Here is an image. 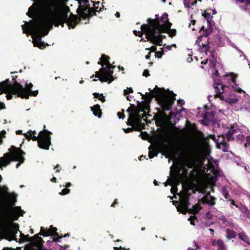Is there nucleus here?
Instances as JSON below:
<instances>
[{
	"label": "nucleus",
	"mask_w": 250,
	"mask_h": 250,
	"mask_svg": "<svg viewBox=\"0 0 250 250\" xmlns=\"http://www.w3.org/2000/svg\"><path fill=\"white\" fill-rule=\"evenodd\" d=\"M244 128H238L237 125H233L230 127L224 128L218 124L214 125V134L209 135L207 138L202 139L199 146V149L196 154H187L185 156L180 162L175 166L174 170L173 166L170 167V171L172 174L170 178L165 183V186L168 185L172 186L170 191L174 194L177 191L176 186L179 184L180 179V171L183 170L182 173L184 174L187 173V168H193V170L196 174H199L202 168H205L203 166H206L211 172L215 170V167L210 159V146L208 139H212L216 145L217 147L223 151H227L229 149V145L225 142V137L228 140L231 139H236L243 141L244 135L242 134Z\"/></svg>",
	"instance_id": "obj_1"
},
{
	"label": "nucleus",
	"mask_w": 250,
	"mask_h": 250,
	"mask_svg": "<svg viewBox=\"0 0 250 250\" xmlns=\"http://www.w3.org/2000/svg\"><path fill=\"white\" fill-rule=\"evenodd\" d=\"M68 11V7L62 0H53L48 3L35 1L29 8L27 15L36 18L29 22L24 21L21 26L23 32L32 36L34 46L42 49L44 43L42 42L41 36L47 35L53 24L58 26L66 21L69 29L75 28L78 19L76 16L67 19Z\"/></svg>",
	"instance_id": "obj_2"
},
{
	"label": "nucleus",
	"mask_w": 250,
	"mask_h": 250,
	"mask_svg": "<svg viewBox=\"0 0 250 250\" xmlns=\"http://www.w3.org/2000/svg\"><path fill=\"white\" fill-rule=\"evenodd\" d=\"M1 179L0 176V181ZM17 195L9 192L7 187H0V239L17 241L19 226L13 221L23 215L24 211L20 207H13Z\"/></svg>",
	"instance_id": "obj_3"
},
{
	"label": "nucleus",
	"mask_w": 250,
	"mask_h": 250,
	"mask_svg": "<svg viewBox=\"0 0 250 250\" xmlns=\"http://www.w3.org/2000/svg\"><path fill=\"white\" fill-rule=\"evenodd\" d=\"M148 21L147 24L142 25L141 32L134 30V34L138 36L140 34L142 35V32H143L147 41L159 45H161L162 39L166 37L163 34L167 33L171 38L176 35V30L170 28L172 24L168 21L167 14H164L160 18L156 17L153 20L149 19Z\"/></svg>",
	"instance_id": "obj_4"
},
{
	"label": "nucleus",
	"mask_w": 250,
	"mask_h": 250,
	"mask_svg": "<svg viewBox=\"0 0 250 250\" xmlns=\"http://www.w3.org/2000/svg\"><path fill=\"white\" fill-rule=\"evenodd\" d=\"M25 87L17 82L11 81L6 79L5 81L0 83V94L3 92L7 93L6 98L10 100L12 98V94H16L18 97L21 98L28 99L30 95L36 96L38 94V90L32 91L33 84L31 83L26 82Z\"/></svg>",
	"instance_id": "obj_5"
},
{
	"label": "nucleus",
	"mask_w": 250,
	"mask_h": 250,
	"mask_svg": "<svg viewBox=\"0 0 250 250\" xmlns=\"http://www.w3.org/2000/svg\"><path fill=\"white\" fill-rule=\"evenodd\" d=\"M149 92H146L145 95L141 94L145 102H143L140 105L142 111L148 110L149 108V103L151 100L155 97L160 101L163 108L167 110L170 109L173 101L175 100V95L172 92L167 91L164 89L156 88L154 90L149 88Z\"/></svg>",
	"instance_id": "obj_6"
},
{
	"label": "nucleus",
	"mask_w": 250,
	"mask_h": 250,
	"mask_svg": "<svg viewBox=\"0 0 250 250\" xmlns=\"http://www.w3.org/2000/svg\"><path fill=\"white\" fill-rule=\"evenodd\" d=\"M109 57L103 55L101 61L98 63L103 66V67L96 72L95 77L99 78L102 82L111 83L114 80L113 76V69L115 68L109 62Z\"/></svg>",
	"instance_id": "obj_7"
},
{
	"label": "nucleus",
	"mask_w": 250,
	"mask_h": 250,
	"mask_svg": "<svg viewBox=\"0 0 250 250\" xmlns=\"http://www.w3.org/2000/svg\"><path fill=\"white\" fill-rule=\"evenodd\" d=\"M35 133V131L29 130L23 135L28 140L32 139L34 141H38V146L40 148L48 149L51 145L50 135L51 132L44 129L43 130L40 132L38 136H35L34 134Z\"/></svg>",
	"instance_id": "obj_8"
},
{
	"label": "nucleus",
	"mask_w": 250,
	"mask_h": 250,
	"mask_svg": "<svg viewBox=\"0 0 250 250\" xmlns=\"http://www.w3.org/2000/svg\"><path fill=\"white\" fill-rule=\"evenodd\" d=\"M9 153L4 155L3 158H0V167H5L13 161H19L16 167L18 168L21 164L24 161L23 155L24 153L20 148L12 147Z\"/></svg>",
	"instance_id": "obj_9"
},
{
	"label": "nucleus",
	"mask_w": 250,
	"mask_h": 250,
	"mask_svg": "<svg viewBox=\"0 0 250 250\" xmlns=\"http://www.w3.org/2000/svg\"><path fill=\"white\" fill-rule=\"evenodd\" d=\"M179 205L177 207V210L185 214L187 211L191 213H197L202 208L200 206L201 203H198V204L193 206L192 208H189L188 204V194L187 191H183L179 195Z\"/></svg>",
	"instance_id": "obj_10"
},
{
	"label": "nucleus",
	"mask_w": 250,
	"mask_h": 250,
	"mask_svg": "<svg viewBox=\"0 0 250 250\" xmlns=\"http://www.w3.org/2000/svg\"><path fill=\"white\" fill-rule=\"evenodd\" d=\"M172 145V139L169 136L162 134L158 137L157 144L158 148L163 150L168 155H171L170 148Z\"/></svg>",
	"instance_id": "obj_11"
},
{
	"label": "nucleus",
	"mask_w": 250,
	"mask_h": 250,
	"mask_svg": "<svg viewBox=\"0 0 250 250\" xmlns=\"http://www.w3.org/2000/svg\"><path fill=\"white\" fill-rule=\"evenodd\" d=\"M21 233V240L23 241H30L31 244L34 245L37 249L40 250L42 247L43 241L41 237L39 236H35L33 238L29 237L28 235H24Z\"/></svg>",
	"instance_id": "obj_12"
},
{
	"label": "nucleus",
	"mask_w": 250,
	"mask_h": 250,
	"mask_svg": "<svg viewBox=\"0 0 250 250\" xmlns=\"http://www.w3.org/2000/svg\"><path fill=\"white\" fill-rule=\"evenodd\" d=\"M209 62V65L210 69L211 71L212 74H213L215 76L217 77L218 75V70L216 69L217 65H219L217 63V61L214 58L213 54L211 53H209L208 58H207L205 60L201 62L202 64H206Z\"/></svg>",
	"instance_id": "obj_13"
},
{
	"label": "nucleus",
	"mask_w": 250,
	"mask_h": 250,
	"mask_svg": "<svg viewBox=\"0 0 250 250\" xmlns=\"http://www.w3.org/2000/svg\"><path fill=\"white\" fill-rule=\"evenodd\" d=\"M56 231L57 228L53 227L52 226H50L49 229H44L43 227H41L40 234L43 236L53 235L54 236L53 238V241L60 242V239H61L62 237L59 236Z\"/></svg>",
	"instance_id": "obj_14"
},
{
	"label": "nucleus",
	"mask_w": 250,
	"mask_h": 250,
	"mask_svg": "<svg viewBox=\"0 0 250 250\" xmlns=\"http://www.w3.org/2000/svg\"><path fill=\"white\" fill-rule=\"evenodd\" d=\"M140 121L141 118L138 111L133 110L129 113V117L127 122L128 125H137L140 124Z\"/></svg>",
	"instance_id": "obj_15"
},
{
	"label": "nucleus",
	"mask_w": 250,
	"mask_h": 250,
	"mask_svg": "<svg viewBox=\"0 0 250 250\" xmlns=\"http://www.w3.org/2000/svg\"><path fill=\"white\" fill-rule=\"evenodd\" d=\"M219 98L221 100L224 101L229 104H235L238 101V97L232 95L228 94L227 92L223 95H220Z\"/></svg>",
	"instance_id": "obj_16"
},
{
	"label": "nucleus",
	"mask_w": 250,
	"mask_h": 250,
	"mask_svg": "<svg viewBox=\"0 0 250 250\" xmlns=\"http://www.w3.org/2000/svg\"><path fill=\"white\" fill-rule=\"evenodd\" d=\"M213 87L215 90L216 95L218 97L220 95H223L226 92L227 87L217 80H214Z\"/></svg>",
	"instance_id": "obj_17"
},
{
	"label": "nucleus",
	"mask_w": 250,
	"mask_h": 250,
	"mask_svg": "<svg viewBox=\"0 0 250 250\" xmlns=\"http://www.w3.org/2000/svg\"><path fill=\"white\" fill-rule=\"evenodd\" d=\"M203 184L204 186L212 187L215 182V178L209 174H206L203 177Z\"/></svg>",
	"instance_id": "obj_18"
},
{
	"label": "nucleus",
	"mask_w": 250,
	"mask_h": 250,
	"mask_svg": "<svg viewBox=\"0 0 250 250\" xmlns=\"http://www.w3.org/2000/svg\"><path fill=\"white\" fill-rule=\"evenodd\" d=\"M200 38H198L196 41V43L198 44V45L200 46L199 50L201 53V58L203 59V58L206 55L207 56L208 54V46L207 44L205 43H202V46H200Z\"/></svg>",
	"instance_id": "obj_19"
},
{
	"label": "nucleus",
	"mask_w": 250,
	"mask_h": 250,
	"mask_svg": "<svg viewBox=\"0 0 250 250\" xmlns=\"http://www.w3.org/2000/svg\"><path fill=\"white\" fill-rule=\"evenodd\" d=\"M216 12L215 10L209 8L205 11V12L202 14V15L206 19L208 23H209L211 21L213 15L215 14Z\"/></svg>",
	"instance_id": "obj_20"
},
{
	"label": "nucleus",
	"mask_w": 250,
	"mask_h": 250,
	"mask_svg": "<svg viewBox=\"0 0 250 250\" xmlns=\"http://www.w3.org/2000/svg\"><path fill=\"white\" fill-rule=\"evenodd\" d=\"M212 245L217 246L218 250H226V247L224 243L221 240H213Z\"/></svg>",
	"instance_id": "obj_21"
},
{
	"label": "nucleus",
	"mask_w": 250,
	"mask_h": 250,
	"mask_svg": "<svg viewBox=\"0 0 250 250\" xmlns=\"http://www.w3.org/2000/svg\"><path fill=\"white\" fill-rule=\"evenodd\" d=\"M203 203L213 206L215 204V198L209 195H207L203 198Z\"/></svg>",
	"instance_id": "obj_22"
},
{
	"label": "nucleus",
	"mask_w": 250,
	"mask_h": 250,
	"mask_svg": "<svg viewBox=\"0 0 250 250\" xmlns=\"http://www.w3.org/2000/svg\"><path fill=\"white\" fill-rule=\"evenodd\" d=\"M91 109L95 116H98L99 117L101 116L102 113L99 105H95L93 107H91Z\"/></svg>",
	"instance_id": "obj_23"
},
{
	"label": "nucleus",
	"mask_w": 250,
	"mask_h": 250,
	"mask_svg": "<svg viewBox=\"0 0 250 250\" xmlns=\"http://www.w3.org/2000/svg\"><path fill=\"white\" fill-rule=\"evenodd\" d=\"M133 90L131 88H127V89H125L124 91V94L126 96V99L129 101H131L133 99V97L132 96L127 95L129 93H132Z\"/></svg>",
	"instance_id": "obj_24"
},
{
	"label": "nucleus",
	"mask_w": 250,
	"mask_h": 250,
	"mask_svg": "<svg viewBox=\"0 0 250 250\" xmlns=\"http://www.w3.org/2000/svg\"><path fill=\"white\" fill-rule=\"evenodd\" d=\"M236 235V233L230 229H227V237L229 239L234 238Z\"/></svg>",
	"instance_id": "obj_25"
},
{
	"label": "nucleus",
	"mask_w": 250,
	"mask_h": 250,
	"mask_svg": "<svg viewBox=\"0 0 250 250\" xmlns=\"http://www.w3.org/2000/svg\"><path fill=\"white\" fill-rule=\"evenodd\" d=\"M224 77L228 78V80L231 81L233 83H235V76L232 73H226L224 76Z\"/></svg>",
	"instance_id": "obj_26"
},
{
	"label": "nucleus",
	"mask_w": 250,
	"mask_h": 250,
	"mask_svg": "<svg viewBox=\"0 0 250 250\" xmlns=\"http://www.w3.org/2000/svg\"><path fill=\"white\" fill-rule=\"evenodd\" d=\"M238 236H239V238L241 239L242 240H243L244 242H245L248 244L250 243L247 235L244 233H243V232L239 233L238 234Z\"/></svg>",
	"instance_id": "obj_27"
},
{
	"label": "nucleus",
	"mask_w": 250,
	"mask_h": 250,
	"mask_svg": "<svg viewBox=\"0 0 250 250\" xmlns=\"http://www.w3.org/2000/svg\"><path fill=\"white\" fill-rule=\"evenodd\" d=\"M184 0V3L185 6L188 8H189L191 6H192V5L195 4L196 3V0H194V1H193L192 2L188 1V0Z\"/></svg>",
	"instance_id": "obj_28"
},
{
	"label": "nucleus",
	"mask_w": 250,
	"mask_h": 250,
	"mask_svg": "<svg viewBox=\"0 0 250 250\" xmlns=\"http://www.w3.org/2000/svg\"><path fill=\"white\" fill-rule=\"evenodd\" d=\"M146 50L149 51L148 54L146 56V59H149L150 58L149 54H150V52H155L156 50V47L155 46H152L150 48H146Z\"/></svg>",
	"instance_id": "obj_29"
},
{
	"label": "nucleus",
	"mask_w": 250,
	"mask_h": 250,
	"mask_svg": "<svg viewBox=\"0 0 250 250\" xmlns=\"http://www.w3.org/2000/svg\"><path fill=\"white\" fill-rule=\"evenodd\" d=\"M93 95L95 98L99 99L102 102H104L105 101L104 97L102 94H100L99 93H95Z\"/></svg>",
	"instance_id": "obj_30"
},
{
	"label": "nucleus",
	"mask_w": 250,
	"mask_h": 250,
	"mask_svg": "<svg viewBox=\"0 0 250 250\" xmlns=\"http://www.w3.org/2000/svg\"><path fill=\"white\" fill-rule=\"evenodd\" d=\"M233 83V84L232 85V87L235 91H237L239 93H241L242 92L245 93V92L241 88H240L237 84L235 83V82Z\"/></svg>",
	"instance_id": "obj_31"
},
{
	"label": "nucleus",
	"mask_w": 250,
	"mask_h": 250,
	"mask_svg": "<svg viewBox=\"0 0 250 250\" xmlns=\"http://www.w3.org/2000/svg\"><path fill=\"white\" fill-rule=\"evenodd\" d=\"M158 154L157 150L150 151L148 154V157L150 159L153 158L154 156H157Z\"/></svg>",
	"instance_id": "obj_32"
},
{
	"label": "nucleus",
	"mask_w": 250,
	"mask_h": 250,
	"mask_svg": "<svg viewBox=\"0 0 250 250\" xmlns=\"http://www.w3.org/2000/svg\"><path fill=\"white\" fill-rule=\"evenodd\" d=\"M188 220L190 221V223L191 225H194L195 222L197 221V219L194 216H191L188 219Z\"/></svg>",
	"instance_id": "obj_33"
},
{
	"label": "nucleus",
	"mask_w": 250,
	"mask_h": 250,
	"mask_svg": "<svg viewBox=\"0 0 250 250\" xmlns=\"http://www.w3.org/2000/svg\"><path fill=\"white\" fill-rule=\"evenodd\" d=\"M79 10H82V12L81 14L82 16H83L84 15H87L89 14V10H87L86 8H85L84 9H82V8L79 9Z\"/></svg>",
	"instance_id": "obj_34"
},
{
	"label": "nucleus",
	"mask_w": 250,
	"mask_h": 250,
	"mask_svg": "<svg viewBox=\"0 0 250 250\" xmlns=\"http://www.w3.org/2000/svg\"><path fill=\"white\" fill-rule=\"evenodd\" d=\"M70 191V190L67 188H64L63 189L61 192H60V194L61 195H66L68 193H69Z\"/></svg>",
	"instance_id": "obj_35"
},
{
	"label": "nucleus",
	"mask_w": 250,
	"mask_h": 250,
	"mask_svg": "<svg viewBox=\"0 0 250 250\" xmlns=\"http://www.w3.org/2000/svg\"><path fill=\"white\" fill-rule=\"evenodd\" d=\"M222 192H223V194L224 195L225 198L226 199H228V196H229V194H228V191H227L226 189L225 188H223Z\"/></svg>",
	"instance_id": "obj_36"
},
{
	"label": "nucleus",
	"mask_w": 250,
	"mask_h": 250,
	"mask_svg": "<svg viewBox=\"0 0 250 250\" xmlns=\"http://www.w3.org/2000/svg\"><path fill=\"white\" fill-rule=\"evenodd\" d=\"M163 55V53L162 52L157 51L155 52V55L156 57H157L159 58H160L162 57V56Z\"/></svg>",
	"instance_id": "obj_37"
},
{
	"label": "nucleus",
	"mask_w": 250,
	"mask_h": 250,
	"mask_svg": "<svg viewBox=\"0 0 250 250\" xmlns=\"http://www.w3.org/2000/svg\"><path fill=\"white\" fill-rule=\"evenodd\" d=\"M117 116L119 118V119H123L125 118L124 114L123 113H122V112H118L117 113Z\"/></svg>",
	"instance_id": "obj_38"
},
{
	"label": "nucleus",
	"mask_w": 250,
	"mask_h": 250,
	"mask_svg": "<svg viewBox=\"0 0 250 250\" xmlns=\"http://www.w3.org/2000/svg\"><path fill=\"white\" fill-rule=\"evenodd\" d=\"M149 75V71L147 70H145L143 73V76L147 77Z\"/></svg>",
	"instance_id": "obj_39"
},
{
	"label": "nucleus",
	"mask_w": 250,
	"mask_h": 250,
	"mask_svg": "<svg viewBox=\"0 0 250 250\" xmlns=\"http://www.w3.org/2000/svg\"><path fill=\"white\" fill-rule=\"evenodd\" d=\"M133 130L132 128H131V127H128L126 129H124V131L125 133H128V132H130L131 131H132Z\"/></svg>",
	"instance_id": "obj_40"
},
{
	"label": "nucleus",
	"mask_w": 250,
	"mask_h": 250,
	"mask_svg": "<svg viewBox=\"0 0 250 250\" xmlns=\"http://www.w3.org/2000/svg\"><path fill=\"white\" fill-rule=\"evenodd\" d=\"M247 143L245 144V146L247 145H250V136H248L246 139Z\"/></svg>",
	"instance_id": "obj_41"
},
{
	"label": "nucleus",
	"mask_w": 250,
	"mask_h": 250,
	"mask_svg": "<svg viewBox=\"0 0 250 250\" xmlns=\"http://www.w3.org/2000/svg\"><path fill=\"white\" fill-rule=\"evenodd\" d=\"M140 135L142 136V138H143L144 139H146L148 136V134L147 133H141Z\"/></svg>",
	"instance_id": "obj_42"
},
{
	"label": "nucleus",
	"mask_w": 250,
	"mask_h": 250,
	"mask_svg": "<svg viewBox=\"0 0 250 250\" xmlns=\"http://www.w3.org/2000/svg\"><path fill=\"white\" fill-rule=\"evenodd\" d=\"M212 215H211L209 212H208V213H207L206 217L208 219H210L212 218Z\"/></svg>",
	"instance_id": "obj_43"
},
{
	"label": "nucleus",
	"mask_w": 250,
	"mask_h": 250,
	"mask_svg": "<svg viewBox=\"0 0 250 250\" xmlns=\"http://www.w3.org/2000/svg\"><path fill=\"white\" fill-rule=\"evenodd\" d=\"M194 245H195V246H194V248H192V249H191V248H188V250H196L197 249V244H196L195 242H194Z\"/></svg>",
	"instance_id": "obj_44"
},
{
	"label": "nucleus",
	"mask_w": 250,
	"mask_h": 250,
	"mask_svg": "<svg viewBox=\"0 0 250 250\" xmlns=\"http://www.w3.org/2000/svg\"><path fill=\"white\" fill-rule=\"evenodd\" d=\"M172 47H174L175 48L176 47V45L175 44H173L172 45H171V46H167L166 47V48L167 49H168V50H170V49H171Z\"/></svg>",
	"instance_id": "obj_45"
},
{
	"label": "nucleus",
	"mask_w": 250,
	"mask_h": 250,
	"mask_svg": "<svg viewBox=\"0 0 250 250\" xmlns=\"http://www.w3.org/2000/svg\"><path fill=\"white\" fill-rule=\"evenodd\" d=\"M68 247H69V246H67H67H65L64 248H63V247H62V246H60V248H61L59 249V250H66V249L67 248H68Z\"/></svg>",
	"instance_id": "obj_46"
},
{
	"label": "nucleus",
	"mask_w": 250,
	"mask_h": 250,
	"mask_svg": "<svg viewBox=\"0 0 250 250\" xmlns=\"http://www.w3.org/2000/svg\"><path fill=\"white\" fill-rule=\"evenodd\" d=\"M177 102L178 104L180 105H183L184 104V102L183 100H178Z\"/></svg>",
	"instance_id": "obj_47"
},
{
	"label": "nucleus",
	"mask_w": 250,
	"mask_h": 250,
	"mask_svg": "<svg viewBox=\"0 0 250 250\" xmlns=\"http://www.w3.org/2000/svg\"><path fill=\"white\" fill-rule=\"evenodd\" d=\"M4 108V104L1 103L0 102V109Z\"/></svg>",
	"instance_id": "obj_48"
},
{
	"label": "nucleus",
	"mask_w": 250,
	"mask_h": 250,
	"mask_svg": "<svg viewBox=\"0 0 250 250\" xmlns=\"http://www.w3.org/2000/svg\"><path fill=\"white\" fill-rule=\"evenodd\" d=\"M196 23V21L194 20H191L190 21V23L191 24V25H194Z\"/></svg>",
	"instance_id": "obj_49"
},
{
	"label": "nucleus",
	"mask_w": 250,
	"mask_h": 250,
	"mask_svg": "<svg viewBox=\"0 0 250 250\" xmlns=\"http://www.w3.org/2000/svg\"><path fill=\"white\" fill-rule=\"evenodd\" d=\"M194 25H191V23H189V27L190 29H191L192 30H195V28L194 27Z\"/></svg>",
	"instance_id": "obj_50"
},
{
	"label": "nucleus",
	"mask_w": 250,
	"mask_h": 250,
	"mask_svg": "<svg viewBox=\"0 0 250 250\" xmlns=\"http://www.w3.org/2000/svg\"><path fill=\"white\" fill-rule=\"evenodd\" d=\"M71 183H69V182H68V183H66V184L65 185V187L66 188H69V187H70L71 186Z\"/></svg>",
	"instance_id": "obj_51"
},
{
	"label": "nucleus",
	"mask_w": 250,
	"mask_h": 250,
	"mask_svg": "<svg viewBox=\"0 0 250 250\" xmlns=\"http://www.w3.org/2000/svg\"><path fill=\"white\" fill-rule=\"evenodd\" d=\"M51 181L53 182H56V178L55 177H53L51 179Z\"/></svg>",
	"instance_id": "obj_52"
},
{
	"label": "nucleus",
	"mask_w": 250,
	"mask_h": 250,
	"mask_svg": "<svg viewBox=\"0 0 250 250\" xmlns=\"http://www.w3.org/2000/svg\"><path fill=\"white\" fill-rule=\"evenodd\" d=\"M117 199L115 200V201H114V203H113L112 204V205H111V206H112V207H114L115 205L116 204H117Z\"/></svg>",
	"instance_id": "obj_53"
},
{
	"label": "nucleus",
	"mask_w": 250,
	"mask_h": 250,
	"mask_svg": "<svg viewBox=\"0 0 250 250\" xmlns=\"http://www.w3.org/2000/svg\"><path fill=\"white\" fill-rule=\"evenodd\" d=\"M240 8H241L242 9L244 10V11H246V10H247V8H246V7H244V6H240Z\"/></svg>",
	"instance_id": "obj_54"
},
{
	"label": "nucleus",
	"mask_w": 250,
	"mask_h": 250,
	"mask_svg": "<svg viewBox=\"0 0 250 250\" xmlns=\"http://www.w3.org/2000/svg\"><path fill=\"white\" fill-rule=\"evenodd\" d=\"M21 132H22L21 130H18V131H16V133L17 134H20L21 133Z\"/></svg>",
	"instance_id": "obj_55"
},
{
	"label": "nucleus",
	"mask_w": 250,
	"mask_h": 250,
	"mask_svg": "<svg viewBox=\"0 0 250 250\" xmlns=\"http://www.w3.org/2000/svg\"><path fill=\"white\" fill-rule=\"evenodd\" d=\"M115 16L117 18H119L120 17V13L119 12H117L115 14Z\"/></svg>",
	"instance_id": "obj_56"
},
{
	"label": "nucleus",
	"mask_w": 250,
	"mask_h": 250,
	"mask_svg": "<svg viewBox=\"0 0 250 250\" xmlns=\"http://www.w3.org/2000/svg\"><path fill=\"white\" fill-rule=\"evenodd\" d=\"M237 1H239L241 3H244L245 0H236Z\"/></svg>",
	"instance_id": "obj_57"
},
{
	"label": "nucleus",
	"mask_w": 250,
	"mask_h": 250,
	"mask_svg": "<svg viewBox=\"0 0 250 250\" xmlns=\"http://www.w3.org/2000/svg\"><path fill=\"white\" fill-rule=\"evenodd\" d=\"M222 39H223L222 41H228L229 40V39L225 37H224V38H223Z\"/></svg>",
	"instance_id": "obj_58"
},
{
	"label": "nucleus",
	"mask_w": 250,
	"mask_h": 250,
	"mask_svg": "<svg viewBox=\"0 0 250 250\" xmlns=\"http://www.w3.org/2000/svg\"><path fill=\"white\" fill-rule=\"evenodd\" d=\"M247 5H250V0H246Z\"/></svg>",
	"instance_id": "obj_59"
},
{
	"label": "nucleus",
	"mask_w": 250,
	"mask_h": 250,
	"mask_svg": "<svg viewBox=\"0 0 250 250\" xmlns=\"http://www.w3.org/2000/svg\"><path fill=\"white\" fill-rule=\"evenodd\" d=\"M247 217L248 218H250V213L248 211L247 214Z\"/></svg>",
	"instance_id": "obj_60"
},
{
	"label": "nucleus",
	"mask_w": 250,
	"mask_h": 250,
	"mask_svg": "<svg viewBox=\"0 0 250 250\" xmlns=\"http://www.w3.org/2000/svg\"><path fill=\"white\" fill-rule=\"evenodd\" d=\"M154 184L155 186H157V185H158L157 181H156V180H154Z\"/></svg>",
	"instance_id": "obj_61"
},
{
	"label": "nucleus",
	"mask_w": 250,
	"mask_h": 250,
	"mask_svg": "<svg viewBox=\"0 0 250 250\" xmlns=\"http://www.w3.org/2000/svg\"><path fill=\"white\" fill-rule=\"evenodd\" d=\"M223 220L224 222H226L228 223V221H227L226 218H224Z\"/></svg>",
	"instance_id": "obj_62"
},
{
	"label": "nucleus",
	"mask_w": 250,
	"mask_h": 250,
	"mask_svg": "<svg viewBox=\"0 0 250 250\" xmlns=\"http://www.w3.org/2000/svg\"><path fill=\"white\" fill-rule=\"evenodd\" d=\"M3 250H13L12 249H3Z\"/></svg>",
	"instance_id": "obj_63"
},
{
	"label": "nucleus",
	"mask_w": 250,
	"mask_h": 250,
	"mask_svg": "<svg viewBox=\"0 0 250 250\" xmlns=\"http://www.w3.org/2000/svg\"><path fill=\"white\" fill-rule=\"evenodd\" d=\"M209 230L210 231L212 232L214 231L213 229H209Z\"/></svg>",
	"instance_id": "obj_64"
}]
</instances>
